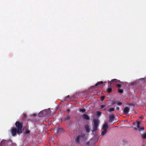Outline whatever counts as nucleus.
<instances>
[{"label":"nucleus","instance_id":"1","mask_svg":"<svg viewBox=\"0 0 146 146\" xmlns=\"http://www.w3.org/2000/svg\"><path fill=\"white\" fill-rule=\"evenodd\" d=\"M15 125L16 127L11 128V135L13 136L15 135L16 134H20L22 133V129L23 127V123L17 121L15 123Z\"/></svg>","mask_w":146,"mask_h":146},{"label":"nucleus","instance_id":"2","mask_svg":"<svg viewBox=\"0 0 146 146\" xmlns=\"http://www.w3.org/2000/svg\"><path fill=\"white\" fill-rule=\"evenodd\" d=\"M85 134L84 133H82L81 134L76 136L75 137V141L76 144H79L80 143L81 141L85 137Z\"/></svg>","mask_w":146,"mask_h":146},{"label":"nucleus","instance_id":"3","mask_svg":"<svg viewBox=\"0 0 146 146\" xmlns=\"http://www.w3.org/2000/svg\"><path fill=\"white\" fill-rule=\"evenodd\" d=\"M94 124L93 125V129L92 131V132L96 131L98 126V121L97 119H94L93 120Z\"/></svg>","mask_w":146,"mask_h":146},{"label":"nucleus","instance_id":"4","mask_svg":"<svg viewBox=\"0 0 146 146\" xmlns=\"http://www.w3.org/2000/svg\"><path fill=\"white\" fill-rule=\"evenodd\" d=\"M103 84V82L102 81L98 82L94 86H91V89L95 90L96 88H98Z\"/></svg>","mask_w":146,"mask_h":146},{"label":"nucleus","instance_id":"5","mask_svg":"<svg viewBox=\"0 0 146 146\" xmlns=\"http://www.w3.org/2000/svg\"><path fill=\"white\" fill-rule=\"evenodd\" d=\"M117 82L118 83L119 82H120V81H119L117 79H115L112 80L110 82H108V84H110V85H111V84H112L113 83L114 84L115 83H117Z\"/></svg>","mask_w":146,"mask_h":146},{"label":"nucleus","instance_id":"6","mask_svg":"<svg viewBox=\"0 0 146 146\" xmlns=\"http://www.w3.org/2000/svg\"><path fill=\"white\" fill-rule=\"evenodd\" d=\"M137 128H136V127H135L134 128L135 129H137L138 130H139V131H141V130H144V128L143 127H142V128H140V123L139 122H137Z\"/></svg>","mask_w":146,"mask_h":146},{"label":"nucleus","instance_id":"7","mask_svg":"<svg viewBox=\"0 0 146 146\" xmlns=\"http://www.w3.org/2000/svg\"><path fill=\"white\" fill-rule=\"evenodd\" d=\"M129 111V108L127 107H126L124 109L123 112L125 114L127 115Z\"/></svg>","mask_w":146,"mask_h":146},{"label":"nucleus","instance_id":"8","mask_svg":"<svg viewBox=\"0 0 146 146\" xmlns=\"http://www.w3.org/2000/svg\"><path fill=\"white\" fill-rule=\"evenodd\" d=\"M109 128V126L107 123H106L103 125V128L104 130H107Z\"/></svg>","mask_w":146,"mask_h":146},{"label":"nucleus","instance_id":"9","mask_svg":"<svg viewBox=\"0 0 146 146\" xmlns=\"http://www.w3.org/2000/svg\"><path fill=\"white\" fill-rule=\"evenodd\" d=\"M45 112V111L43 110L41 111L38 114V115L39 117H41L44 116V113Z\"/></svg>","mask_w":146,"mask_h":146},{"label":"nucleus","instance_id":"10","mask_svg":"<svg viewBox=\"0 0 146 146\" xmlns=\"http://www.w3.org/2000/svg\"><path fill=\"white\" fill-rule=\"evenodd\" d=\"M82 117L84 119L88 120L89 119V118L88 116L86 114H84L82 115Z\"/></svg>","mask_w":146,"mask_h":146},{"label":"nucleus","instance_id":"11","mask_svg":"<svg viewBox=\"0 0 146 146\" xmlns=\"http://www.w3.org/2000/svg\"><path fill=\"white\" fill-rule=\"evenodd\" d=\"M115 118L113 114L110 115L109 117V120L110 121H111L114 120Z\"/></svg>","mask_w":146,"mask_h":146},{"label":"nucleus","instance_id":"12","mask_svg":"<svg viewBox=\"0 0 146 146\" xmlns=\"http://www.w3.org/2000/svg\"><path fill=\"white\" fill-rule=\"evenodd\" d=\"M70 118V116L68 115H66V116H65V117H64V120L65 121L69 120Z\"/></svg>","mask_w":146,"mask_h":146},{"label":"nucleus","instance_id":"13","mask_svg":"<svg viewBox=\"0 0 146 146\" xmlns=\"http://www.w3.org/2000/svg\"><path fill=\"white\" fill-rule=\"evenodd\" d=\"M85 129L86 130V131L88 132H90V129L89 127V126L88 125H86L85 126Z\"/></svg>","mask_w":146,"mask_h":146},{"label":"nucleus","instance_id":"14","mask_svg":"<svg viewBox=\"0 0 146 146\" xmlns=\"http://www.w3.org/2000/svg\"><path fill=\"white\" fill-rule=\"evenodd\" d=\"M112 88L111 87H110L107 89V91L108 93H110L112 92Z\"/></svg>","mask_w":146,"mask_h":146},{"label":"nucleus","instance_id":"15","mask_svg":"<svg viewBox=\"0 0 146 146\" xmlns=\"http://www.w3.org/2000/svg\"><path fill=\"white\" fill-rule=\"evenodd\" d=\"M93 141H94V139H93L90 140V141H88L86 145H87L89 146L90 145V143L92 142Z\"/></svg>","mask_w":146,"mask_h":146},{"label":"nucleus","instance_id":"16","mask_svg":"<svg viewBox=\"0 0 146 146\" xmlns=\"http://www.w3.org/2000/svg\"><path fill=\"white\" fill-rule=\"evenodd\" d=\"M107 130H104V131H103L101 133V135H104L107 132Z\"/></svg>","mask_w":146,"mask_h":146},{"label":"nucleus","instance_id":"17","mask_svg":"<svg viewBox=\"0 0 146 146\" xmlns=\"http://www.w3.org/2000/svg\"><path fill=\"white\" fill-rule=\"evenodd\" d=\"M114 110V108H110L109 110H108L110 112H111L112 111H113Z\"/></svg>","mask_w":146,"mask_h":146},{"label":"nucleus","instance_id":"18","mask_svg":"<svg viewBox=\"0 0 146 146\" xmlns=\"http://www.w3.org/2000/svg\"><path fill=\"white\" fill-rule=\"evenodd\" d=\"M118 92L119 93L122 94L123 92V91L122 90L119 89L118 90Z\"/></svg>","mask_w":146,"mask_h":146},{"label":"nucleus","instance_id":"19","mask_svg":"<svg viewBox=\"0 0 146 146\" xmlns=\"http://www.w3.org/2000/svg\"><path fill=\"white\" fill-rule=\"evenodd\" d=\"M79 111L80 112H84L86 110L85 109H79Z\"/></svg>","mask_w":146,"mask_h":146},{"label":"nucleus","instance_id":"20","mask_svg":"<svg viewBox=\"0 0 146 146\" xmlns=\"http://www.w3.org/2000/svg\"><path fill=\"white\" fill-rule=\"evenodd\" d=\"M142 137L143 139H145L146 138V134L144 133L142 135Z\"/></svg>","mask_w":146,"mask_h":146},{"label":"nucleus","instance_id":"21","mask_svg":"<svg viewBox=\"0 0 146 146\" xmlns=\"http://www.w3.org/2000/svg\"><path fill=\"white\" fill-rule=\"evenodd\" d=\"M116 86L119 88H120L121 87V85L120 84H116Z\"/></svg>","mask_w":146,"mask_h":146},{"label":"nucleus","instance_id":"22","mask_svg":"<svg viewBox=\"0 0 146 146\" xmlns=\"http://www.w3.org/2000/svg\"><path fill=\"white\" fill-rule=\"evenodd\" d=\"M105 98V96H102L101 97V100L102 101H103Z\"/></svg>","mask_w":146,"mask_h":146},{"label":"nucleus","instance_id":"23","mask_svg":"<svg viewBox=\"0 0 146 146\" xmlns=\"http://www.w3.org/2000/svg\"><path fill=\"white\" fill-rule=\"evenodd\" d=\"M30 131L28 130H27L25 131V133L26 134H28L29 133Z\"/></svg>","mask_w":146,"mask_h":146},{"label":"nucleus","instance_id":"24","mask_svg":"<svg viewBox=\"0 0 146 146\" xmlns=\"http://www.w3.org/2000/svg\"><path fill=\"white\" fill-rule=\"evenodd\" d=\"M69 98V95H68V96H67L64 99V101H66V100L67 99H68Z\"/></svg>","mask_w":146,"mask_h":146},{"label":"nucleus","instance_id":"25","mask_svg":"<svg viewBox=\"0 0 146 146\" xmlns=\"http://www.w3.org/2000/svg\"><path fill=\"white\" fill-rule=\"evenodd\" d=\"M117 104L118 106H120V105H121L122 104V103L120 102H118L117 103Z\"/></svg>","mask_w":146,"mask_h":146},{"label":"nucleus","instance_id":"26","mask_svg":"<svg viewBox=\"0 0 146 146\" xmlns=\"http://www.w3.org/2000/svg\"><path fill=\"white\" fill-rule=\"evenodd\" d=\"M105 107V105H101L100 106V107H101L100 108L102 109V108H104Z\"/></svg>","mask_w":146,"mask_h":146},{"label":"nucleus","instance_id":"27","mask_svg":"<svg viewBox=\"0 0 146 146\" xmlns=\"http://www.w3.org/2000/svg\"><path fill=\"white\" fill-rule=\"evenodd\" d=\"M97 114L98 115H100L101 113V112H100L99 111H97Z\"/></svg>","mask_w":146,"mask_h":146},{"label":"nucleus","instance_id":"28","mask_svg":"<svg viewBox=\"0 0 146 146\" xmlns=\"http://www.w3.org/2000/svg\"><path fill=\"white\" fill-rule=\"evenodd\" d=\"M116 110H119V107H117L116 108Z\"/></svg>","mask_w":146,"mask_h":146},{"label":"nucleus","instance_id":"29","mask_svg":"<svg viewBox=\"0 0 146 146\" xmlns=\"http://www.w3.org/2000/svg\"><path fill=\"white\" fill-rule=\"evenodd\" d=\"M3 142L2 141H1V142L0 143V146H1V145L2 144H3Z\"/></svg>","mask_w":146,"mask_h":146},{"label":"nucleus","instance_id":"30","mask_svg":"<svg viewBox=\"0 0 146 146\" xmlns=\"http://www.w3.org/2000/svg\"><path fill=\"white\" fill-rule=\"evenodd\" d=\"M106 110V109L105 108L104 109V110Z\"/></svg>","mask_w":146,"mask_h":146},{"label":"nucleus","instance_id":"31","mask_svg":"<svg viewBox=\"0 0 146 146\" xmlns=\"http://www.w3.org/2000/svg\"><path fill=\"white\" fill-rule=\"evenodd\" d=\"M115 104V103H113V104Z\"/></svg>","mask_w":146,"mask_h":146},{"label":"nucleus","instance_id":"32","mask_svg":"<svg viewBox=\"0 0 146 146\" xmlns=\"http://www.w3.org/2000/svg\"><path fill=\"white\" fill-rule=\"evenodd\" d=\"M24 116H25V114H24Z\"/></svg>","mask_w":146,"mask_h":146},{"label":"nucleus","instance_id":"33","mask_svg":"<svg viewBox=\"0 0 146 146\" xmlns=\"http://www.w3.org/2000/svg\"><path fill=\"white\" fill-rule=\"evenodd\" d=\"M69 111V110H68V111Z\"/></svg>","mask_w":146,"mask_h":146}]
</instances>
